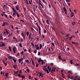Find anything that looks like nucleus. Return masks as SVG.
<instances>
[{
  "label": "nucleus",
  "instance_id": "obj_28",
  "mask_svg": "<svg viewBox=\"0 0 80 80\" xmlns=\"http://www.w3.org/2000/svg\"><path fill=\"white\" fill-rule=\"evenodd\" d=\"M7 5H4V6H3V8H7Z\"/></svg>",
  "mask_w": 80,
  "mask_h": 80
},
{
  "label": "nucleus",
  "instance_id": "obj_3",
  "mask_svg": "<svg viewBox=\"0 0 80 80\" xmlns=\"http://www.w3.org/2000/svg\"><path fill=\"white\" fill-rule=\"evenodd\" d=\"M75 78H77V79H78V80H80V78H79V77L78 76H76L75 77ZM75 78H74V80H77V79H75Z\"/></svg>",
  "mask_w": 80,
  "mask_h": 80
},
{
  "label": "nucleus",
  "instance_id": "obj_61",
  "mask_svg": "<svg viewBox=\"0 0 80 80\" xmlns=\"http://www.w3.org/2000/svg\"><path fill=\"white\" fill-rule=\"evenodd\" d=\"M17 32L18 33V34H19V33H20V32L18 31V30L17 31Z\"/></svg>",
  "mask_w": 80,
  "mask_h": 80
},
{
  "label": "nucleus",
  "instance_id": "obj_46",
  "mask_svg": "<svg viewBox=\"0 0 80 80\" xmlns=\"http://www.w3.org/2000/svg\"><path fill=\"white\" fill-rule=\"evenodd\" d=\"M9 17H10V18L11 19H12V16L9 15Z\"/></svg>",
  "mask_w": 80,
  "mask_h": 80
},
{
  "label": "nucleus",
  "instance_id": "obj_54",
  "mask_svg": "<svg viewBox=\"0 0 80 80\" xmlns=\"http://www.w3.org/2000/svg\"><path fill=\"white\" fill-rule=\"evenodd\" d=\"M23 51H22L21 52V55H23Z\"/></svg>",
  "mask_w": 80,
  "mask_h": 80
},
{
  "label": "nucleus",
  "instance_id": "obj_7",
  "mask_svg": "<svg viewBox=\"0 0 80 80\" xmlns=\"http://www.w3.org/2000/svg\"><path fill=\"white\" fill-rule=\"evenodd\" d=\"M68 78H70V79L72 80V79H73V77H72V76H71V78H70V75L68 74Z\"/></svg>",
  "mask_w": 80,
  "mask_h": 80
},
{
  "label": "nucleus",
  "instance_id": "obj_34",
  "mask_svg": "<svg viewBox=\"0 0 80 80\" xmlns=\"http://www.w3.org/2000/svg\"><path fill=\"white\" fill-rule=\"evenodd\" d=\"M51 73H53V68L51 70Z\"/></svg>",
  "mask_w": 80,
  "mask_h": 80
},
{
  "label": "nucleus",
  "instance_id": "obj_6",
  "mask_svg": "<svg viewBox=\"0 0 80 80\" xmlns=\"http://www.w3.org/2000/svg\"><path fill=\"white\" fill-rule=\"evenodd\" d=\"M4 30L6 31V32L7 33V35H8V33H9V32H8V31H7V28H5L4 29Z\"/></svg>",
  "mask_w": 80,
  "mask_h": 80
},
{
  "label": "nucleus",
  "instance_id": "obj_63",
  "mask_svg": "<svg viewBox=\"0 0 80 80\" xmlns=\"http://www.w3.org/2000/svg\"><path fill=\"white\" fill-rule=\"evenodd\" d=\"M52 45H53V46H55V45H54V43H53V42H52Z\"/></svg>",
  "mask_w": 80,
  "mask_h": 80
},
{
  "label": "nucleus",
  "instance_id": "obj_29",
  "mask_svg": "<svg viewBox=\"0 0 80 80\" xmlns=\"http://www.w3.org/2000/svg\"><path fill=\"white\" fill-rule=\"evenodd\" d=\"M25 3H26V4H27V5H28V4H29V3H28V1H27V0H26L25 1Z\"/></svg>",
  "mask_w": 80,
  "mask_h": 80
},
{
  "label": "nucleus",
  "instance_id": "obj_30",
  "mask_svg": "<svg viewBox=\"0 0 80 80\" xmlns=\"http://www.w3.org/2000/svg\"><path fill=\"white\" fill-rule=\"evenodd\" d=\"M40 76L41 77H42V78H43V75L42 74V73H41L40 74H39Z\"/></svg>",
  "mask_w": 80,
  "mask_h": 80
},
{
  "label": "nucleus",
  "instance_id": "obj_22",
  "mask_svg": "<svg viewBox=\"0 0 80 80\" xmlns=\"http://www.w3.org/2000/svg\"><path fill=\"white\" fill-rule=\"evenodd\" d=\"M46 22L48 24V25H50V23H49V21H48V20H46Z\"/></svg>",
  "mask_w": 80,
  "mask_h": 80
},
{
  "label": "nucleus",
  "instance_id": "obj_36",
  "mask_svg": "<svg viewBox=\"0 0 80 80\" xmlns=\"http://www.w3.org/2000/svg\"><path fill=\"white\" fill-rule=\"evenodd\" d=\"M4 15L5 16V17H6V18H8V17H8V16H7V15H6L5 14H4Z\"/></svg>",
  "mask_w": 80,
  "mask_h": 80
},
{
  "label": "nucleus",
  "instance_id": "obj_55",
  "mask_svg": "<svg viewBox=\"0 0 80 80\" xmlns=\"http://www.w3.org/2000/svg\"><path fill=\"white\" fill-rule=\"evenodd\" d=\"M40 55V52H38V55Z\"/></svg>",
  "mask_w": 80,
  "mask_h": 80
},
{
  "label": "nucleus",
  "instance_id": "obj_43",
  "mask_svg": "<svg viewBox=\"0 0 80 80\" xmlns=\"http://www.w3.org/2000/svg\"><path fill=\"white\" fill-rule=\"evenodd\" d=\"M72 38H73L72 36H71L70 38H69V40H71Z\"/></svg>",
  "mask_w": 80,
  "mask_h": 80
},
{
  "label": "nucleus",
  "instance_id": "obj_23",
  "mask_svg": "<svg viewBox=\"0 0 80 80\" xmlns=\"http://www.w3.org/2000/svg\"><path fill=\"white\" fill-rule=\"evenodd\" d=\"M16 13L17 14V17H18V18L20 17V15H19V14H18V13H17V12Z\"/></svg>",
  "mask_w": 80,
  "mask_h": 80
},
{
  "label": "nucleus",
  "instance_id": "obj_41",
  "mask_svg": "<svg viewBox=\"0 0 80 80\" xmlns=\"http://www.w3.org/2000/svg\"><path fill=\"white\" fill-rule=\"evenodd\" d=\"M43 3H45V4H46V5L47 6V3L46 1H44Z\"/></svg>",
  "mask_w": 80,
  "mask_h": 80
},
{
  "label": "nucleus",
  "instance_id": "obj_12",
  "mask_svg": "<svg viewBox=\"0 0 80 80\" xmlns=\"http://www.w3.org/2000/svg\"><path fill=\"white\" fill-rule=\"evenodd\" d=\"M8 72H6L5 74V76L7 78H8Z\"/></svg>",
  "mask_w": 80,
  "mask_h": 80
},
{
  "label": "nucleus",
  "instance_id": "obj_47",
  "mask_svg": "<svg viewBox=\"0 0 80 80\" xmlns=\"http://www.w3.org/2000/svg\"><path fill=\"white\" fill-rule=\"evenodd\" d=\"M19 60H20V61H22L23 60V58H22L21 59H19Z\"/></svg>",
  "mask_w": 80,
  "mask_h": 80
},
{
  "label": "nucleus",
  "instance_id": "obj_24",
  "mask_svg": "<svg viewBox=\"0 0 80 80\" xmlns=\"http://www.w3.org/2000/svg\"><path fill=\"white\" fill-rule=\"evenodd\" d=\"M47 68H45V69L43 68V70H44L45 72H46L47 70Z\"/></svg>",
  "mask_w": 80,
  "mask_h": 80
},
{
  "label": "nucleus",
  "instance_id": "obj_11",
  "mask_svg": "<svg viewBox=\"0 0 80 80\" xmlns=\"http://www.w3.org/2000/svg\"><path fill=\"white\" fill-rule=\"evenodd\" d=\"M8 58L9 59L11 60V59H12V57L11 56H9V57H8Z\"/></svg>",
  "mask_w": 80,
  "mask_h": 80
},
{
  "label": "nucleus",
  "instance_id": "obj_62",
  "mask_svg": "<svg viewBox=\"0 0 80 80\" xmlns=\"http://www.w3.org/2000/svg\"><path fill=\"white\" fill-rule=\"evenodd\" d=\"M15 15H16V13L15 12H14L13 14V15L14 16Z\"/></svg>",
  "mask_w": 80,
  "mask_h": 80
},
{
  "label": "nucleus",
  "instance_id": "obj_20",
  "mask_svg": "<svg viewBox=\"0 0 80 80\" xmlns=\"http://www.w3.org/2000/svg\"><path fill=\"white\" fill-rule=\"evenodd\" d=\"M21 78H25V77L24 75L22 76V75H21Z\"/></svg>",
  "mask_w": 80,
  "mask_h": 80
},
{
  "label": "nucleus",
  "instance_id": "obj_49",
  "mask_svg": "<svg viewBox=\"0 0 80 80\" xmlns=\"http://www.w3.org/2000/svg\"><path fill=\"white\" fill-rule=\"evenodd\" d=\"M46 72L47 73H48V74L49 73V71H48V70Z\"/></svg>",
  "mask_w": 80,
  "mask_h": 80
},
{
  "label": "nucleus",
  "instance_id": "obj_31",
  "mask_svg": "<svg viewBox=\"0 0 80 80\" xmlns=\"http://www.w3.org/2000/svg\"><path fill=\"white\" fill-rule=\"evenodd\" d=\"M53 73H54V72H55V70H56V68H53Z\"/></svg>",
  "mask_w": 80,
  "mask_h": 80
},
{
  "label": "nucleus",
  "instance_id": "obj_59",
  "mask_svg": "<svg viewBox=\"0 0 80 80\" xmlns=\"http://www.w3.org/2000/svg\"><path fill=\"white\" fill-rule=\"evenodd\" d=\"M39 48H39V47H37L36 48V49L37 50H39Z\"/></svg>",
  "mask_w": 80,
  "mask_h": 80
},
{
  "label": "nucleus",
  "instance_id": "obj_58",
  "mask_svg": "<svg viewBox=\"0 0 80 80\" xmlns=\"http://www.w3.org/2000/svg\"><path fill=\"white\" fill-rule=\"evenodd\" d=\"M72 44H75V42H74L73 41L72 42Z\"/></svg>",
  "mask_w": 80,
  "mask_h": 80
},
{
  "label": "nucleus",
  "instance_id": "obj_16",
  "mask_svg": "<svg viewBox=\"0 0 80 80\" xmlns=\"http://www.w3.org/2000/svg\"><path fill=\"white\" fill-rule=\"evenodd\" d=\"M12 60L13 61V62H14V63H16V62H17V60L15 59L14 58H12Z\"/></svg>",
  "mask_w": 80,
  "mask_h": 80
},
{
  "label": "nucleus",
  "instance_id": "obj_39",
  "mask_svg": "<svg viewBox=\"0 0 80 80\" xmlns=\"http://www.w3.org/2000/svg\"><path fill=\"white\" fill-rule=\"evenodd\" d=\"M67 2H70V0H65Z\"/></svg>",
  "mask_w": 80,
  "mask_h": 80
},
{
  "label": "nucleus",
  "instance_id": "obj_25",
  "mask_svg": "<svg viewBox=\"0 0 80 80\" xmlns=\"http://www.w3.org/2000/svg\"><path fill=\"white\" fill-rule=\"evenodd\" d=\"M40 61H41V58H39V59L38 60V63H40Z\"/></svg>",
  "mask_w": 80,
  "mask_h": 80
},
{
  "label": "nucleus",
  "instance_id": "obj_1",
  "mask_svg": "<svg viewBox=\"0 0 80 80\" xmlns=\"http://www.w3.org/2000/svg\"><path fill=\"white\" fill-rule=\"evenodd\" d=\"M5 47V44L4 42H1V44H0V47Z\"/></svg>",
  "mask_w": 80,
  "mask_h": 80
},
{
  "label": "nucleus",
  "instance_id": "obj_50",
  "mask_svg": "<svg viewBox=\"0 0 80 80\" xmlns=\"http://www.w3.org/2000/svg\"><path fill=\"white\" fill-rule=\"evenodd\" d=\"M76 65L77 66H78L79 65H78V63H76L75 64V66Z\"/></svg>",
  "mask_w": 80,
  "mask_h": 80
},
{
  "label": "nucleus",
  "instance_id": "obj_15",
  "mask_svg": "<svg viewBox=\"0 0 80 80\" xmlns=\"http://www.w3.org/2000/svg\"><path fill=\"white\" fill-rule=\"evenodd\" d=\"M5 25H6L5 22H4L3 24L2 25V27H5Z\"/></svg>",
  "mask_w": 80,
  "mask_h": 80
},
{
  "label": "nucleus",
  "instance_id": "obj_37",
  "mask_svg": "<svg viewBox=\"0 0 80 80\" xmlns=\"http://www.w3.org/2000/svg\"><path fill=\"white\" fill-rule=\"evenodd\" d=\"M52 69V68H50L49 69H48L49 72H51V69Z\"/></svg>",
  "mask_w": 80,
  "mask_h": 80
},
{
  "label": "nucleus",
  "instance_id": "obj_14",
  "mask_svg": "<svg viewBox=\"0 0 80 80\" xmlns=\"http://www.w3.org/2000/svg\"><path fill=\"white\" fill-rule=\"evenodd\" d=\"M19 45L20 47H21V48H22V47H23V46L22 45V43H19Z\"/></svg>",
  "mask_w": 80,
  "mask_h": 80
},
{
  "label": "nucleus",
  "instance_id": "obj_40",
  "mask_svg": "<svg viewBox=\"0 0 80 80\" xmlns=\"http://www.w3.org/2000/svg\"><path fill=\"white\" fill-rule=\"evenodd\" d=\"M27 72H28V73H29V72H30V69H27Z\"/></svg>",
  "mask_w": 80,
  "mask_h": 80
},
{
  "label": "nucleus",
  "instance_id": "obj_52",
  "mask_svg": "<svg viewBox=\"0 0 80 80\" xmlns=\"http://www.w3.org/2000/svg\"><path fill=\"white\" fill-rule=\"evenodd\" d=\"M21 35L22 36V37H24V34H23V33L22 32L21 33Z\"/></svg>",
  "mask_w": 80,
  "mask_h": 80
},
{
  "label": "nucleus",
  "instance_id": "obj_42",
  "mask_svg": "<svg viewBox=\"0 0 80 80\" xmlns=\"http://www.w3.org/2000/svg\"><path fill=\"white\" fill-rule=\"evenodd\" d=\"M14 74L15 75H17V74H18V72L16 71V72H14Z\"/></svg>",
  "mask_w": 80,
  "mask_h": 80
},
{
  "label": "nucleus",
  "instance_id": "obj_60",
  "mask_svg": "<svg viewBox=\"0 0 80 80\" xmlns=\"http://www.w3.org/2000/svg\"><path fill=\"white\" fill-rule=\"evenodd\" d=\"M5 23L6 24V25H8V23L7 22H5Z\"/></svg>",
  "mask_w": 80,
  "mask_h": 80
},
{
  "label": "nucleus",
  "instance_id": "obj_32",
  "mask_svg": "<svg viewBox=\"0 0 80 80\" xmlns=\"http://www.w3.org/2000/svg\"><path fill=\"white\" fill-rule=\"evenodd\" d=\"M9 50L11 51V52H12V49L11 48V47H9Z\"/></svg>",
  "mask_w": 80,
  "mask_h": 80
},
{
  "label": "nucleus",
  "instance_id": "obj_8",
  "mask_svg": "<svg viewBox=\"0 0 80 80\" xmlns=\"http://www.w3.org/2000/svg\"><path fill=\"white\" fill-rule=\"evenodd\" d=\"M3 63H4V64L5 65V66L6 67H7V64L5 62V61H4V60H3Z\"/></svg>",
  "mask_w": 80,
  "mask_h": 80
},
{
  "label": "nucleus",
  "instance_id": "obj_56",
  "mask_svg": "<svg viewBox=\"0 0 80 80\" xmlns=\"http://www.w3.org/2000/svg\"><path fill=\"white\" fill-rule=\"evenodd\" d=\"M3 33L4 35H7V33L5 32H4Z\"/></svg>",
  "mask_w": 80,
  "mask_h": 80
},
{
  "label": "nucleus",
  "instance_id": "obj_27",
  "mask_svg": "<svg viewBox=\"0 0 80 80\" xmlns=\"http://www.w3.org/2000/svg\"><path fill=\"white\" fill-rule=\"evenodd\" d=\"M72 61H73L72 59L70 60V62L71 64H73V63L72 62Z\"/></svg>",
  "mask_w": 80,
  "mask_h": 80
},
{
  "label": "nucleus",
  "instance_id": "obj_18",
  "mask_svg": "<svg viewBox=\"0 0 80 80\" xmlns=\"http://www.w3.org/2000/svg\"><path fill=\"white\" fill-rule=\"evenodd\" d=\"M40 50H41V49H42V44H40Z\"/></svg>",
  "mask_w": 80,
  "mask_h": 80
},
{
  "label": "nucleus",
  "instance_id": "obj_64",
  "mask_svg": "<svg viewBox=\"0 0 80 80\" xmlns=\"http://www.w3.org/2000/svg\"><path fill=\"white\" fill-rule=\"evenodd\" d=\"M34 79L35 80H38V79H37V78H34Z\"/></svg>",
  "mask_w": 80,
  "mask_h": 80
},
{
  "label": "nucleus",
  "instance_id": "obj_26",
  "mask_svg": "<svg viewBox=\"0 0 80 80\" xmlns=\"http://www.w3.org/2000/svg\"><path fill=\"white\" fill-rule=\"evenodd\" d=\"M26 35L27 36H28V35H29V32L28 31L27 32Z\"/></svg>",
  "mask_w": 80,
  "mask_h": 80
},
{
  "label": "nucleus",
  "instance_id": "obj_9",
  "mask_svg": "<svg viewBox=\"0 0 80 80\" xmlns=\"http://www.w3.org/2000/svg\"><path fill=\"white\" fill-rule=\"evenodd\" d=\"M32 60V64L33 65H34V66H35V63H34V62H33V59H31Z\"/></svg>",
  "mask_w": 80,
  "mask_h": 80
},
{
  "label": "nucleus",
  "instance_id": "obj_48",
  "mask_svg": "<svg viewBox=\"0 0 80 80\" xmlns=\"http://www.w3.org/2000/svg\"><path fill=\"white\" fill-rule=\"evenodd\" d=\"M18 56H20V55L19 54V52H18L17 54V57H18Z\"/></svg>",
  "mask_w": 80,
  "mask_h": 80
},
{
  "label": "nucleus",
  "instance_id": "obj_5",
  "mask_svg": "<svg viewBox=\"0 0 80 80\" xmlns=\"http://www.w3.org/2000/svg\"><path fill=\"white\" fill-rule=\"evenodd\" d=\"M12 9L13 12H14V13H17V11L15 10V8H13V7H12Z\"/></svg>",
  "mask_w": 80,
  "mask_h": 80
},
{
  "label": "nucleus",
  "instance_id": "obj_51",
  "mask_svg": "<svg viewBox=\"0 0 80 80\" xmlns=\"http://www.w3.org/2000/svg\"><path fill=\"white\" fill-rule=\"evenodd\" d=\"M22 70L19 71V73H20V74H21L22 73Z\"/></svg>",
  "mask_w": 80,
  "mask_h": 80
},
{
  "label": "nucleus",
  "instance_id": "obj_13",
  "mask_svg": "<svg viewBox=\"0 0 80 80\" xmlns=\"http://www.w3.org/2000/svg\"><path fill=\"white\" fill-rule=\"evenodd\" d=\"M58 58L59 59V60H62V59L61 58V56L60 55L58 56Z\"/></svg>",
  "mask_w": 80,
  "mask_h": 80
},
{
  "label": "nucleus",
  "instance_id": "obj_33",
  "mask_svg": "<svg viewBox=\"0 0 80 80\" xmlns=\"http://www.w3.org/2000/svg\"><path fill=\"white\" fill-rule=\"evenodd\" d=\"M25 62H27V63H28V62H29V61L28 60H25Z\"/></svg>",
  "mask_w": 80,
  "mask_h": 80
},
{
  "label": "nucleus",
  "instance_id": "obj_10",
  "mask_svg": "<svg viewBox=\"0 0 80 80\" xmlns=\"http://www.w3.org/2000/svg\"><path fill=\"white\" fill-rule=\"evenodd\" d=\"M16 8L17 10H18V9L19 8V6L18 5H17L16 7Z\"/></svg>",
  "mask_w": 80,
  "mask_h": 80
},
{
  "label": "nucleus",
  "instance_id": "obj_38",
  "mask_svg": "<svg viewBox=\"0 0 80 80\" xmlns=\"http://www.w3.org/2000/svg\"><path fill=\"white\" fill-rule=\"evenodd\" d=\"M31 44L32 45V46L33 47H34V44L32 43V42L31 43Z\"/></svg>",
  "mask_w": 80,
  "mask_h": 80
},
{
  "label": "nucleus",
  "instance_id": "obj_44",
  "mask_svg": "<svg viewBox=\"0 0 80 80\" xmlns=\"http://www.w3.org/2000/svg\"><path fill=\"white\" fill-rule=\"evenodd\" d=\"M68 5L69 7H70V5H71V4H70V3L68 2Z\"/></svg>",
  "mask_w": 80,
  "mask_h": 80
},
{
  "label": "nucleus",
  "instance_id": "obj_2",
  "mask_svg": "<svg viewBox=\"0 0 80 80\" xmlns=\"http://www.w3.org/2000/svg\"><path fill=\"white\" fill-rule=\"evenodd\" d=\"M16 50H17V48L15 47L13 48V50L14 53H15L16 52Z\"/></svg>",
  "mask_w": 80,
  "mask_h": 80
},
{
  "label": "nucleus",
  "instance_id": "obj_53",
  "mask_svg": "<svg viewBox=\"0 0 80 80\" xmlns=\"http://www.w3.org/2000/svg\"><path fill=\"white\" fill-rule=\"evenodd\" d=\"M20 22H25V21L23 20H21Z\"/></svg>",
  "mask_w": 80,
  "mask_h": 80
},
{
  "label": "nucleus",
  "instance_id": "obj_4",
  "mask_svg": "<svg viewBox=\"0 0 80 80\" xmlns=\"http://www.w3.org/2000/svg\"><path fill=\"white\" fill-rule=\"evenodd\" d=\"M13 67L14 69H16L18 67V66L17 64H14V65L13 66Z\"/></svg>",
  "mask_w": 80,
  "mask_h": 80
},
{
  "label": "nucleus",
  "instance_id": "obj_19",
  "mask_svg": "<svg viewBox=\"0 0 80 80\" xmlns=\"http://www.w3.org/2000/svg\"><path fill=\"white\" fill-rule=\"evenodd\" d=\"M74 14L73 13H71V17H73V16H74Z\"/></svg>",
  "mask_w": 80,
  "mask_h": 80
},
{
  "label": "nucleus",
  "instance_id": "obj_35",
  "mask_svg": "<svg viewBox=\"0 0 80 80\" xmlns=\"http://www.w3.org/2000/svg\"><path fill=\"white\" fill-rule=\"evenodd\" d=\"M63 9H64V11H65V12H66L67 11V10L66 9V8H63Z\"/></svg>",
  "mask_w": 80,
  "mask_h": 80
},
{
  "label": "nucleus",
  "instance_id": "obj_45",
  "mask_svg": "<svg viewBox=\"0 0 80 80\" xmlns=\"http://www.w3.org/2000/svg\"><path fill=\"white\" fill-rule=\"evenodd\" d=\"M38 63L37 64V63H36V67L37 68L38 67Z\"/></svg>",
  "mask_w": 80,
  "mask_h": 80
},
{
  "label": "nucleus",
  "instance_id": "obj_17",
  "mask_svg": "<svg viewBox=\"0 0 80 80\" xmlns=\"http://www.w3.org/2000/svg\"><path fill=\"white\" fill-rule=\"evenodd\" d=\"M39 5H41V7H42V8H43V5H42V4L41 3H39Z\"/></svg>",
  "mask_w": 80,
  "mask_h": 80
},
{
  "label": "nucleus",
  "instance_id": "obj_21",
  "mask_svg": "<svg viewBox=\"0 0 80 80\" xmlns=\"http://www.w3.org/2000/svg\"><path fill=\"white\" fill-rule=\"evenodd\" d=\"M3 39V37L2 35L0 36V40H2Z\"/></svg>",
  "mask_w": 80,
  "mask_h": 80
},
{
  "label": "nucleus",
  "instance_id": "obj_57",
  "mask_svg": "<svg viewBox=\"0 0 80 80\" xmlns=\"http://www.w3.org/2000/svg\"><path fill=\"white\" fill-rule=\"evenodd\" d=\"M37 50H36L34 51V53H37Z\"/></svg>",
  "mask_w": 80,
  "mask_h": 80
}]
</instances>
